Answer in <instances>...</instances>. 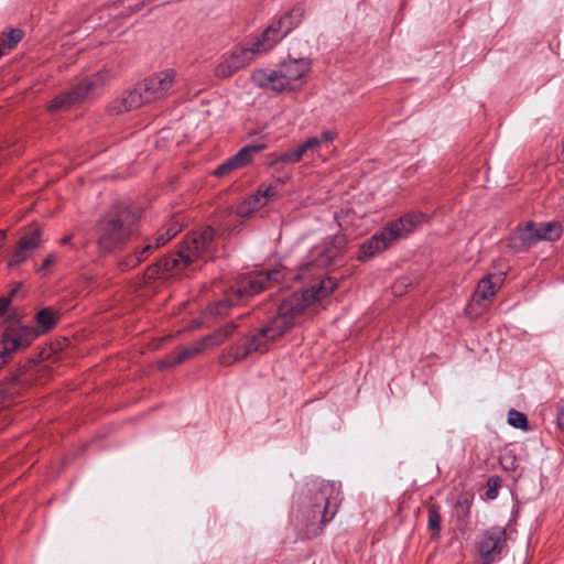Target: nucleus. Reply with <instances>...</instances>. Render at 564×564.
Here are the masks:
<instances>
[{
	"label": "nucleus",
	"mask_w": 564,
	"mask_h": 564,
	"mask_svg": "<svg viewBox=\"0 0 564 564\" xmlns=\"http://www.w3.org/2000/svg\"><path fill=\"white\" fill-rule=\"evenodd\" d=\"M336 286L337 283L332 278L318 276L308 289L301 293L294 292L288 295L279 305L276 315L263 328L246 336L242 341L231 346L220 356V362L224 366H230L254 354L267 352L270 343L276 340L295 326L302 314L328 297Z\"/></svg>",
	"instance_id": "1"
},
{
	"label": "nucleus",
	"mask_w": 564,
	"mask_h": 564,
	"mask_svg": "<svg viewBox=\"0 0 564 564\" xmlns=\"http://www.w3.org/2000/svg\"><path fill=\"white\" fill-rule=\"evenodd\" d=\"M215 231L212 227H205L200 232L191 234L180 249L165 257L150 269L151 279H161L185 269L199 259L207 258L213 251Z\"/></svg>",
	"instance_id": "2"
},
{
	"label": "nucleus",
	"mask_w": 564,
	"mask_h": 564,
	"mask_svg": "<svg viewBox=\"0 0 564 564\" xmlns=\"http://www.w3.org/2000/svg\"><path fill=\"white\" fill-rule=\"evenodd\" d=\"M138 210L122 205L112 206L96 226L100 251L111 252L120 248L134 232L139 220Z\"/></svg>",
	"instance_id": "3"
},
{
	"label": "nucleus",
	"mask_w": 564,
	"mask_h": 564,
	"mask_svg": "<svg viewBox=\"0 0 564 564\" xmlns=\"http://www.w3.org/2000/svg\"><path fill=\"white\" fill-rule=\"evenodd\" d=\"M311 67L312 63L308 58H289L275 69H256L251 79L257 86L267 90L294 91L303 87V78L308 74Z\"/></svg>",
	"instance_id": "4"
},
{
	"label": "nucleus",
	"mask_w": 564,
	"mask_h": 564,
	"mask_svg": "<svg viewBox=\"0 0 564 564\" xmlns=\"http://www.w3.org/2000/svg\"><path fill=\"white\" fill-rule=\"evenodd\" d=\"M312 505L306 516L307 538L317 536L324 527L336 516L341 503L340 486L333 481H319L315 485Z\"/></svg>",
	"instance_id": "5"
},
{
	"label": "nucleus",
	"mask_w": 564,
	"mask_h": 564,
	"mask_svg": "<svg viewBox=\"0 0 564 564\" xmlns=\"http://www.w3.org/2000/svg\"><path fill=\"white\" fill-rule=\"evenodd\" d=\"M290 274L291 270L281 268L272 271H256L241 275L237 280L232 294L219 301L216 306L212 308V314L221 315L227 307L260 293L264 289L270 288L273 283L292 280Z\"/></svg>",
	"instance_id": "6"
},
{
	"label": "nucleus",
	"mask_w": 564,
	"mask_h": 564,
	"mask_svg": "<svg viewBox=\"0 0 564 564\" xmlns=\"http://www.w3.org/2000/svg\"><path fill=\"white\" fill-rule=\"evenodd\" d=\"M425 220V215L412 212L395 221L390 223L379 232H376L361 246L359 260H368L378 252L389 248L397 239L409 235Z\"/></svg>",
	"instance_id": "7"
},
{
	"label": "nucleus",
	"mask_w": 564,
	"mask_h": 564,
	"mask_svg": "<svg viewBox=\"0 0 564 564\" xmlns=\"http://www.w3.org/2000/svg\"><path fill=\"white\" fill-rule=\"evenodd\" d=\"M346 247V238L343 235H336L322 241L312 248L310 260L299 268V272L291 270V279H304L312 269H325L330 267L343 256Z\"/></svg>",
	"instance_id": "8"
},
{
	"label": "nucleus",
	"mask_w": 564,
	"mask_h": 564,
	"mask_svg": "<svg viewBox=\"0 0 564 564\" xmlns=\"http://www.w3.org/2000/svg\"><path fill=\"white\" fill-rule=\"evenodd\" d=\"M270 51V44L265 42V39L258 36L246 46L236 48L229 55L224 56L215 68V75L219 78L230 77L239 69L249 65L258 55Z\"/></svg>",
	"instance_id": "9"
},
{
	"label": "nucleus",
	"mask_w": 564,
	"mask_h": 564,
	"mask_svg": "<svg viewBox=\"0 0 564 564\" xmlns=\"http://www.w3.org/2000/svg\"><path fill=\"white\" fill-rule=\"evenodd\" d=\"M6 327L0 338V368L7 364L12 355L29 347L40 336L34 327L23 325L19 321L6 319Z\"/></svg>",
	"instance_id": "10"
},
{
	"label": "nucleus",
	"mask_w": 564,
	"mask_h": 564,
	"mask_svg": "<svg viewBox=\"0 0 564 564\" xmlns=\"http://www.w3.org/2000/svg\"><path fill=\"white\" fill-rule=\"evenodd\" d=\"M108 78L107 72H99L83 79L69 91L54 98L50 104V110L68 109L74 105L93 98L106 84Z\"/></svg>",
	"instance_id": "11"
},
{
	"label": "nucleus",
	"mask_w": 564,
	"mask_h": 564,
	"mask_svg": "<svg viewBox=\"0 0 564 564\" xmlns=\"http://www.w3.org/2000/svg\"><path fill=\"white\" fill-rule=\"evenodd\" d=\"M236 326L234 324H228L223 328H219L212 335L203 338L199 343L195 344L191 348H185L177 352L176 355H172L166 359L161 361V367H172L182 364L191 356L197 355L202 352L206 348H210L221 344L226 340L232 333L235 332Z\"/></svg>",
	"instance_id": "12"
},
{
	"label": "nucleus",
	"mask_w": 564,
	"mask_h": 564,
	"mask_svg": "<svg viewBox=\"0 0 564 564\" xmlns=\"http://www.w3.org/2000/svg\"><path fill=\"white\" fill-rule=\"evenodd\" d=\"M302 18L303 10L301 8H294L282 15L278 21L270 24L260 36L265 39V42L270 44V50H272L278 42L301 23Z\"/></svg>",
	"instance_id": "13"
},
{
	"label": "nucleus",
	"mask_w": 564,
	"mask_h": 564,
	"mask_svg": "<svg viewBox=\"0 0 564 564\" xmlns=\"http://www.w3.org/2000/svg\"><path fill=\"white\" fill-rule=\"evenodd\" d=\"M506 542L507 534L505 528L492 527L488 529L479 542V553L484 564H492L496 562L503 551Z\"/></svg>",
	"instance_id": "14"
},
{
	"label": "nucleus",
	"mask_w": 564,
	"mask_h": 564,
	"mask_svg": "<svg viewBox=\"0 0 564 564\" xmlns=\"http://www.w3.org/2000/svg\"><path fill=\"white\" fill-rule=\"evenodd\" d=\"M174 78L175 72L173 69H165L148 77L138 87L141 88L147 102H150L165 96L171 90Z\"/></svg>",
	"instance_id": "15"
},
{
	"label": "nucleus",
	"mask_w": 564,
	"mask_h": 564,
	"mask_svg": "<svg viewBox=\"0 0 564 564\" xmlns=\"http://www.w3.org/2000/svg\"><path fill=\"white\" fill-rule=\"evenodd\" d=\"M503 279L497 274L484 276L477 284L470 302V310L478 307L476 314H481L491 302L494 295L499 290Z\"/></svg>",
	"instance_id": "16"
},
{
	"label": "nucleus",
	"mask_w": 564,
	"mask_h": 564,
	"mask_svg": "<svg viewBox=\"0 0 564 564\" xmlns=\"http://www.w3.org/2000/svg\"><path fill=\"white\" fill-rule=\"evenodd\" d=\"M41 229L39 227L31 228L29 232L20 238L9 261V267H18L25 262L41 247Z\"/></svg>",
	"instance_id": "17"
},
{
	"label": "nucleus",
	"mask_w": 564,
	"mask_h": 564,
	"mask_svg": "<svg viewBox=\"0 0 564 564\" xmlns=\"http://www.w3.org/2000/svg\"><path fill=\"white\" fill-rule=\"evenodd\" d=\"M264 149V145H247L240 149L235 155L226 160L223 164H220L215 171L214 175L217 177H223L231 172L242 169L248 165L253 155L259 153Z\"/></svg>",
	"instance_id": "18"
},
{
	"label": "nucleus",
	"mask_w": 564,
	"mask_h": 564,
	"mask_svg": "<svg viewBox=\"0 0 564 564\" xmlns=\"http://www.w3.org/2000/svg\"><path fill=\"white\" fill-rule=\"evenodd\" d=\"M182 229V225L177 220H171L165 228V232H160L155 238V242H148L140 251L127 260V265L135 267L142 262L148 254L154 249L165 245L169 240L175 237Z\"/></svg>",
	"instance_id": "19"
},
{
	"label": "nucleus",
	"mask_w": 564,
	"mask_h": 564,
	"mask_svg": "<svg viewBox=\"0 0 564 564\" xmlns=\"http://www.w3.org/2000/svg\"><path fill=\"white\" fill-rule=\"evenodd\" d=\"M540 241L536 230V224L529 221L523 227H518L509 238V247L516 251L521 252L528 250Z\"/></svg>",
	"instance_id": "20"
},
{
	"label": "nucleus",
	"mask_w": 564,
	"mask_h": 564,
	"mask_svg": "<svg viewBox=\"0 0 564 564\" xmlns=\"http://www.w3.org/2000/svg\"><path fill=\"white\" fill-rule=\"evenodd\" d=\"M141 88L135 86L133 89L124 93L122 97L115 99L108 106V112L111 115H121L123 112L133 110L145 104Z\"/></svg>",
	"instance_id": "21"
},
{
	"label": "nucleus",
	"mask_w": 564,
	"mask_h": 564,
	"mask_svg": "<svg viewBox=\"0 0 564 564\" xmlns=\"http://www.w3.org/2000/svg\"><path fill=\"white\" fill-rule=\"evenodd\" d=\"M536 230L539 234L540 241H554L562 235V225L558 221H549L536 224Z\"/></svg>",
	"instance_id": "22"
},
{
	"label": "nucleus",
	"mask_w": 564,
	"mask_h": 564,
	"mask_svg": "<svg viewBox=\"0 0 564 564\" xmlns=\"http://www.w3.org/2000/svg\"><path fill=\"white\" fill-rule=\"evenodd\" d=\"M35 321L36 327H34V329L39 330L41 335L55 326L57 315L50 308H43L36 314Z\"/></svg>",
	"instance_id": "23"
},
{
	"label": "nucleus",
	"mask_w": 564,
	"mask_h": 564,
	"mask_svg": "<svg viewBox=\"0 0 564 564\" xmlns=\"http://www.w3.org/2000/svg\"><path fill=\"white\" fill-rule=\"evenodd\" d=\"M303 159L297 147L293 150H288L280 154H272L270 165L275 166L278 164H294Z\"/></svg>",
	"instance_id": "24"
},
{
	"label": "nucleus",
	"mask_w": 564,
	"mask_h": 564,
	"mask_svg": "<svg viewBox=\"0 0 564 564\" xmlns=\"http://www.w3.org/2000/svg\"><path fill=\"white\" fill-rule=\"evenodd\" d=\"M276 196L275 189L270 185H261L256 194L251 196V203L256 208L265 206L271 198Z\"/></svg>",
	"instance_id": "25"
},
{
	"label": "nucleus",
	"mask_w": 564,
	"mask_h": 564,
	"mask_svg": "<svg viewBox=\"0 0 564 564\" xmlns=\"http://www.w3.org/2000/svg\"><path fill=\"white\" fill-rule=\"evenodd\" d=\"M442 517L435 507L429 509L427 525L433 532V538H440Z\"/></svg>",
	"instance_id": "26"
},
{
	"label": "nucleus",
	"mask_w": 564,
	"mask_h": 564,
	"mask_svg": "<svg viewBox=\"0 0 564 564\" xmlns=\"http://www.w3.org/2000/svg\"><path fill=\"white\" fill-rule=\"evenodd\" d=\"M508 423L513 427L527 430L528 429V419L525 414L511 409L508 412Z\"/></svg>",
	"instance_id": "27"
},
{
	"label": "nucleus",
	"mask_w": 564,
	"mask_h": 564,
	"mask_svg": "<svg viewBox=\"0 0 564 564\" xmlns=\"http://www.w3.org/2000/svg\"><path fill=\"white\" fill-rule=\"evenodd\" d=\"M321 145L322 140H318V137H310L303 143H301L297 149L302 156H305L313 154Z\"/></svg>",
	"instance_id": "28"
},
{
	"label": "nucleus",
	"mask_w": 564,
	"mask_h": 564,
	"mask_svg": "<svg viewBox=\"0 0 564 564\" xmlns=\"http://www.w3.org/2000/svg\"><path fill=\"white\" fill-rule=\"evenodd\" d=\"M22 40V31L12 29L3 39L1 46L8 50L13 48Z\"/></svg>",
	"instance_id": "29"
},
{
	"label": "nucleus",
	"mask_w": 564,
	"mask_h": 564,
	"mask_svg": "<svg viewBox=\"0 0 564 564\" xmlns=\"http://www.w3.org/2000/svg\"><path fill=\"white\" fill-rule=\"evenodd\" d=\"M257 209L258 208L254 207V203H251L250 196L237 207V215L241 218H246Z\"/></svg>",
	"instance_id": "30"
},
{
	"label": "nucleus",
	"mask_w": 564,
	"mask_h": 564,
	"mask_svg": "<svg viewBox=\"0 0 564 564\" xmlns=\"http://www.w3.org/2000/svg\"><path fill=\"white\" fill-rule=\"evenodd\" d=\"M500 464L505 470H514L517 468L516 457L511 453H507L500 457Z\"/></svg>",
	"instance_id": "31"
},
{
	"label": "nucleus",
	"mask_w": 564,
	"mask_h": 564,
	"mask_svg": "<svg viewBox=\"0 0 564 564\" xmlns=\"http://www.w3.org/2000/svg\"><path fill=\"white\" fill-rule=\"evenodd\" d=\"M15 293H17V288L11 291L9 296L0 297V317H2L7 313L9 306H10V303H11V296H13Z\"/></svg>",
	"instance_id": "32"
},
{
	"label": "nucleus",
	"mask_w": 564,
	"mask_h": 564,
	"mask_svg": "<svg viewBox=\"0 0 564 564\" xmlns=\"http://www.w3.org/2000/svg\"><path fill=\"white\" fill-rule=\"evenodd\" d=\"M337 138V132L334 130H325L322 132V135L318 137V140H322V144H327L334 141Z\"/></svg>",
	"instance_id": "33"
},
{
	"label": "nucleus",
	"mask_w": 564,
	"mask_h": 564,
	"mask_svg": "<svg viewBox=\"0 0 564 564\" xmlns=\"http://www.w3.org/2000/svg\"><path fill=\"white\" fill-rule=\"evenodd\" d=\"M57 261V254L56 253H51L50 256H47L44 260H43V263L42 265L40 267V271H44V270H47L52 264H54L55 262Z\"/></svg>",
	"instance_id": "34"
},
{
	"label": "nucleus",
	"mask_w": 564,
	"mask_h": 564,
	"mask_svg": "<svg viewBox=\"0 0 564 564\" xmlns=\"http://www.w3.org/2000/svg\"><path fill=\"white\" fill-rule=\"evenodd\" d=\"M497 495H498V491H497V489H495V488H490V489H488V491H487V497H488L489 499H495V498L497 497Z\"/></svg>",
	"instance_id": "35"
},
{
	"label": "nucleus",
	"mask_w": 564,
	"mask_h": 564,
	"mask_svg": "<svg viewBox=\"0 0 564 564\" xmlns=\"http://www.w3.org/2000/svg\"><path fill=\"white\" fill-rule=\"evenodd\" d=\"M70 239H72V236H66V237H64V238L61 240V243L66 245V243H68V242L70 241Z\"/></svg>",
	"instance_id": "36"
}]
</instances>
